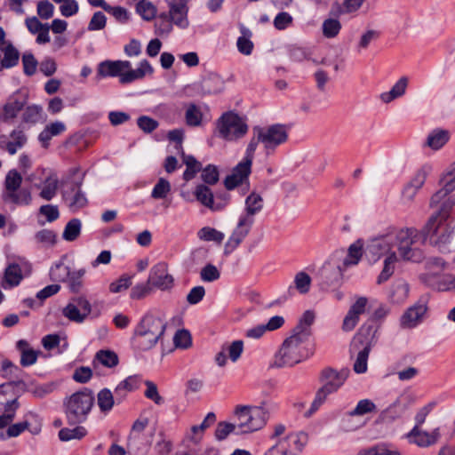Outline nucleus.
<instances>
[{"label": "nucleus", "instance_id": "obj_1", "mask_svg": "<svg viewBox=\"0 0 455 455\" xmlns=\"http://www.w3.org/2000/svg\"><path fill=\"white\" fill-rule=\"evenodd\" d=\"M244 204V212L239 217L235 229L225 244V253L236 249L249 235L255 222V215L263 210L264 201L259 194L251 192L246 197Z\"/></svg>", "mask_w": 455, "mask_h": 455}, {"label": "nucleus", "instance_id": "obj_2", "mask_svg": "<svg viewBox=\"0 0 455 455\" xmlns=\"http://www.w3.org/2000/svg\"><path fill=\"white\" fill-rule=\"evenodd\" d=\"M166 329V323L159 316L148 314L137 324L132 345L138 351H148L153 348L162 339Z\"/></svg>", "mask_w": 455, "mask_h": 455}, {"label": "nucleus", "instance_id": "obj_3", "mask_svg": "<svg viewBox=\"0 0 455 455\" xmlns=\"http://www.w3.org/2000/svg\"><path fill=\"white\" fill-rule=\"evenodd\" d=\"M309 339L305 334H299L292 331L291 335L286 338L279 351L275 355L274 364L276 367H291L308 356L307 345Z\"/></svg>", "mask_w": 455, "mask_h": 455}, {"label": "nucleus", "instance_id": "obj_4", "mask_svg": "<svg viewBox=\"0 0 455 455\" xmlns=\"http://www.w3.org/2000/svg\"><path fill=\"white\" fill-rule=\"evenodd\" d=\"M92 390L84 387L63 401L64 413L69 425L84 422L94 404Z\"/></svg>", "mask_w": 455, "mask_h": 455}, {"label": "nucleus", "instance_id": "obj_5", "mask_svg": "<svg viewBox=\"0 0 455 455\" xmlns=\"http://www.w3.org/2000/svg\"><path fill=\"white\" fill-rule=\"evenodd\" d=\"M237 434L251 433L261 429L269 419V411L265 406L237 405L234 410Z\"/></svg>", "mask_w": 455, "mask_h": 455}, {"label": "nucleus", "instance_id": "obj_6", "mask_svg": "<svg viewBox=\"0 0 455 455\" xmlns=\"http://www.w3.org/2000/svg\"><path fill=\"white\" fill-rule=\"evenodd\" d=\"M348 376L349 370L346 368L339 371L331 367L323 368L319 375V381L322 386L316 392L310 412L316 411L329 395L337 392L343 386Z\"/></svg>", "mask_w": 455, "mask_h": 455}, {"label": "nucleus", "instance_id": "obj_7", "mask_svg": "<svg viewBox=\"0 0 455 455\" xmlns=\"http://www.w3.org/2000/svg\"><path fill=\"white\" fill-rule=\"evenodd\" d=\"M444 222L435 220V217H430L422 229V234L425 239L441 252H450L455 248L452 239L454 228Z\"/></svg>", "mask_w": 455, "mask_h": 455}, {"label": "nucleus", "instance_id": "obj_8", "mask_svg": "<svg viewBox=\"0 0 455 455\" xmlns=\"http://www.w3.org/2000/svg\"><path fill=\"white\" fill-rule=\"evenodd\" d=\"M216 132L225 140L234 141L243 138L248 132L245 121L235 112L222 114L217 120Z\"/></svg>", "mask_w": 455, "mask_h": 455}, {"label": "nucleus", "instance_id": "obj_9", "mask_svg": "<svg viewBox=\"0 0 455 455\" xmlns=\"http://www.w3.org/2000/svg\"><path fill=\"white\" fill-rule=\"evenodd\" d=\"M415 230L413 229H401L395 235H393L394 249L399 252L401 259L404 260H411L413 262H419L423 259L424 255L422 251L417 248H412L415 243Z\"/></svg>", "mask_w": 455, "mask_h": 455}, {"label": "nucleus", "instance_id": "obj_10", "mask_svg": "<svg viewBox=\"0 0 455 455\" xmlns=\"http://www.w3.org/2000/svg\"><path fill=\"white\" fill-rule=\"evenodd\" d=\"M84 174L77 181L61 180V196L63 201L72 212L85 207L88 200L82 191Z\"/></svg>", "mask_w": 455, "mask_h": 455}, {"label": "nucleus", "instance_id": "obj_11", "mask_svg": "<svg viewBox=\"0 0 455 455\" xmlns=\"http://www.w3.org/2000/svg\"><path fill=\"white\" fill-rule=\"evenodd\" d=\"M258 131L262 139L266 155H271L275 148L285 143L288 140V128L284 124H275L267 127L258 126Z\"/></svg>", "mask_w": 455, "mask_h": 455}, {"label": "nucleus", "instance_id": "obj_12", "mask_svg": "<svg viewBox=\"0 0 455 455\" xmlns=\"http://www.w3.org/2000/svg\"><path fill=\"white\" fill-rule=\"evenodd\" d=\"M430 294L424 293L419 299L402 315L400 325L403 329H412L424 319L428 309Z\"/></svg>", "mask_w": 455, "mask_h": 455}, {"label": "nucleus", "instance_id": "obj_13", "mask_svg": "<svg viewBox=\"0 0 455 455\" xmlns=\"http://www.w3.org/2000/svg\"><path fill=\"white\" fill-rule=\"evenodd\" d=\"M405 438L411 445L420 449H428L435 446L442 438V432L439 427L428 431L423 427L411 428Z\"/></svg>", "mask_w": 455, "mask_h": 455}, {"label": "nucleus", "instance_id": "obj_14", "mask_svg": "<svg viewBox=\"0 0 455 455\" xmlns=\"http://www.w3.org/2000/svg\"><path fill=\"white\" fill-rule=\"evenodd\" d=\"M413 403L414 398L411 395L404 394L400 395L393 403L379 413L378 422L392 423L401 419Z\"/></svg>", "mask_w": 455, "mask_h": 455}, {"label": "nucleus", "instance_id": "obj_15", "mask_svg": "<svg viewBox=\"0 0 455 455\" xmlns=\"http://www.w3.org/2000/svg\"><path fill=\"white\" fill-rule=\"evenodd\" d=\"M91 312V303L83 296L72 298L62 309L63 315L75 323H83Z\"/></svg>", "mask_w": 455, "mask_h": 455}, {"label": "nucleus", "instance_id": "obj_16", "mask_svg": "<svg viewBox=\"0 0 455 455\" xmlns=\"http://www.w3.org/2000/svg\"><path fill=\"white\" fill-rule=\"evenodd\" d=\"M148 283L161 291H166L172 287L174 279L168 273V266L164 262L155 265L149 272Z\"/></svg>", "mask_w": 455, "mask_h": 455}, {"label": "nucleus", "instance_id": "obj_17", "mask_svg": "<svg viewBox=\"0 0 455 455\" xmlns=\"http://www.w3.org/2000/svg\"><path fill=\"white\" fill-rule=\"evenodd\" d=\"M252 163L243 159L232 170L231 174L228 175L224 180V185L227 189L231 190L248 180L251 172Z\"/></svg>", "mask_w": 455, "mask_h": 455}, {"label": "nucleus", "instance_id": "obj_18", "mask_svg": "<svg viewBox=\"0 0 455 455\" xmlns=\"http://www.w3.org/2000/svg\"><path fill=\"white\" fill-rule=\"evenodd\" d=\"M188 0H167L169 12L167 13L172 24L185 28L188 26Z\"/></svg>", "mask_w": 455, "mask_h": 455}, {"label": "nucleus", "instance_id": "obj_19", "mask_svg": "<svg viewBox=\"0 0 455 455\" xmlns=\"http://www.w3.org/2000/svg\"><path fill=\"white\" fill-rule=\"evenodd\" d=\"M194 195L196 200L212 212H219L225 208V198L216 201L212 189L204 184H199L195 188Z\"/></svg>", "mask_w": 455, "mask_h": 455}, {"label": "nucleus", "instance_id": "obj_20", "mask_svg": "<svg viewBox=\"0 0 455 455\" xmlns=\"http://www.w3.org/2000/svg\"><path fill=\"white\" fill-rule=\"evenodd\" d=\"M368 299L366 297H358L355 302L350 307L347 314L346 315L342 330L345 331H352L359 322L360 315L365 312Z\"/></svg>", "mask_w": 455, "mask_h": 455}, {"label": "nucleus", "instance_id": "obj_21", "mask_svg": "<svg viewBox=\"0 0 455 455\" xmlns=\"http://www.w3.org/2000/svg\"><path fill=\"white\" fill-rule=\"evenodd\" d=\"M377 327L373 320H370L363 323L357 334L354 337L351 347L352 349H359V345L366 346L370 343L372 347L376 343Z\"/></svg>", "mask_w": 455, "mask_h": 455}, {"label": "nucleus", "instance_id": "obj_22", "mask_svg": "<svg viewBox=\"0 0 455 455\" xmlns=\"http://www.w3.org/2000/svg\"><path fill=\"white\" fill-rule=\"evenodd\" d=\"M132 64L128 60H104L98 65L97 76L100 77L119 76L126 69H129Z\"/></svg>", "mask_w": 455, "mask_h": 455}, {"label": "nucleus", "instance_id": "obj_23", "mask_svg": "<svg viewBox=\"0 0 455 455\" xmlns=\"http://www.w3.org/2000/svg\"><path fill=\"white\" fill-rule=\"evenodd\" d=\"M420 280L433 289L439 291H455V276H437L432 273H425L420 275Z\"/></svg>", "mask_w": 455, "mask_h": 455}, {"label": "nucleus", "instance_id": "obj_24", "mask_svg": "<svg viewBox=\"0 0 455 455\" xmlns=\"http://www.w3.org/2000/svg\"><path fill=\"white\" fill-rule=\"evenodd\" d=\"M443 187L434 194L430 200V206L435 207L443 203L447 196L455 189V163L443 179Z\"/></svg>", "mask_w": 455, "mask_h": 455}, {"label": "nucleus", "instance_id": "obj_25", "mask_svg": "<svg viewBox=\"0 0 455 455\" xmlns=\"http://www.w3.org/2000/svg\"><path fill=\"white\" fill-rule=\"evenodd\" d=\"M225 88V81L220 75L211 72L204 76L200 83V90L204 95L217 94Z\"/></svg>", "mask_w": 455, "mask_h": 455}, {"label": "nucleus", "instance_id": "obj_26", "mask_svg": "<svg viewBox=\"0 0 455 455\" xmlns=\"http://www.w3.org/2000/svg\"><path fill=\"white\" fill-rule=\"evenodd\" d=\"M366 250L378 258L382 255H387V257L392 251H395L393 246V235L371 241Z\"/></svg>", "mask_w": 455, "mask_h": 455}, {"label": "nucleus", "instance_id": "obj_27", "mask_svg": "<svg viewBox=\"0 0 455 455\" xmlns=\"http://www.w3.org/2000/svg\"><path fill=\"white\" fill-rule=\"evenodd\" d=\"M427 172L425 169L419 170L413 178L410 180L405 187L403 194L409 199L412 200L416 193L424 185L427 179Z\"/></svg>", "mask_w": 455, "mask_h": 455}, {"label": "nucleus", "instance_id": "obj_28", "mask_svg": "<svg viewBox=\"0 0 455 455\" xmlns=\"http://www.w3.org/2000/svg\"><path fill=\"white\" fill-rule=\"evenodd\" d=\"M408 86V78L402 76L391 88L389 92H382L379 96L380 100L385 103H389L394 100L402 97Z\"/></svg>", "mask_w": 455, "mask_h": 455}, {"label": "nucleus", "instance_id": "obj_29", "mask_svg": "<svg viewBox=\"0 0 455 455\" xmlns=\"http://www.w3.org/2000/svg\"><path fill=\"white\" fill-rule=\"evenodd\" d=\"M26 104L25 99L11 98L3 108L2 119L4 122L14 119Z\"/></svg>", "mask_w": 455, "mask_h": 455}, {"label": "nucleus", "instance_id": "obj_30", "mask_svg": "<svg viewBox=\"0 0 455 455\" xmlns=\"http://www.w3.org/2000/svg\"><path fill=\"white\" fill-rule=\"evenodd\" d=\"M449 139L450 133L447 130L435 129L428 134L426 145L432 149L437 150L443 147Z\"/></svg>", "mask_w": 455, "mask_h": 455}, {"label": "nucleus", "instance_id": "obj_31", "mask_svg": "<svg viewBox=\"0 0 455 455\" xmlns=\"http://www.w3.org/2000/svg\"><path fill=\"white\" fill-rule=\"evenodd\" d=\"M281 441L286 442V447L293 452V455H298L307 443V435L303 432L291 434Z\"/></svg>", "mask_w": 455, "mask_h": 455}, {"label": "nucleus", "instance_id": "obj_32", "mask_svg": "<svg viewBox=\"0 0 455 455\" xmlns=\"http://www.w3.org/2000/svg\"><path fill=\"white\" fill-rule=\"evenodd\" d=\"M183 163L186 164L187 169L183 173V179L186 181L191 180L195 178L196 174L202 171V164L198 162L195 156L186 155L184 151L181 152Z\"/></svg>", "mask_w": 455, "mask_h": 455}, {"label": "nucleus", "instance_id": "obj_33", "mask_svg": "<svg viewBox=\"0 0 455 455\" xmlns=\"http://www.w3.org/2000/svg\"><path fill=\"white\" fill-rule=\"evenodd\" d=\"M371 348L368 343L366 346L359 345V349H355L357 355L353 369L356 373H364L367 371V361Z\"/></svg>", "mask_w": 455, "mask_h": 455}, {"label": "nucleus", "instance_id": "obj_34", "mask_svg": "<svg viewBox=\"0 0 455 455\" xmlns=\"http://www.w3.org/2000/svg\"><path fill=\"white\" fill-rule=\"evenodd\" d=\"M314 321V312L311 310H307L304 312L301 318L299 319V323L294 327L292 331L301 335L305 334L306 337L310 338L312 334L311 325L313 324Z\"/></svg>", "mask_w": 455, "mask_h": 455}, {"label": "nucleus", "instance_id": "obj_35", "mask_svg": "<svg viewBox=\"0 0 455 455\" xmlns=\"http://www.w3.org/2000/svg\"><path fill=\"white\" fill-rule=\"evenodd\" d=\"M216 421V415L214 412H209L200 425H194L191 427L192 436L190 439L194 443L201 440L203 433L213 425Z\"/></svg>", "mask_w": 455, "mask_h": 455}, {"label": "nucleus", "instance_id": "obj_36", "mask_svg": "<svg viewBox=\"0 0 455 455\" xmlns=\"http://www.w3.org/2000/svg\"><path fill=\"white\" fill-rule=\"evenodd\" d=\"M409 284L404 281L395 282L391 288L390 299L394 303H403L409 295Z\"/></svg>", "mask_w": 455, "mask_h": 455}, {"label": "nucleus", "instance_id": "obj_37", "mask_svg": "<svg viewBox=\"0 0 455 455\" xmlns=\"http://www.w3.org/2000/svg\"><path fill=\"white\" fill-rule=\"evenodd\" d=\"M10 139H11V140H9L10 144H8V146L10 148H9L10 155H15L17 153V151L19 149L22 148L28 141L27 135L20 129H14L10 133Z\"/></svg>", "mask_w": 455, "mask_h": 455}, {"label": "nucleus", "instance_id": "obj_38", "mask_svg": "<svg viewBox=\"0 0 455 455\" xmlns=\"http://www.w3.org/2000/svg\"><path fill=\"white\" fill-rule=\"evenodd\" d=\"M97 403L101 412H108L115 404L113 393L108 388L101 389L97 395Z\"/></svg>", "mask_w": 455, "mask_h": 455}, {"label": "nucleus", "instance_id": "obj_39", "mask_svg": "<svg viewBox=\"0 0 455 455\" xmlns=\"http://www.w3.org/2000/svg\"><path fill=\"white\" fill-rule=\"evenodd\" d=\"M203 120L201 108L194 103H190L185 112V121L188 126H200Z\"/></svg>", "mask_w": 455, "mask_h": 455}, {"label": "nucleus", "instance_id": "obj_40", "mask_svg": "<svg viewBox=\"0 0 455 455\" xmlns=\"http://www.w3.org/2000/svg\"><path fill=\"white\" fill-rule=\"evenodd\" d=\"M398 257L395 251H392L384 260V267L378 276L377 283L379 284L386 282L393 275L395 264L397 262Z\"/></svg>", "mask_w": 455, "mask_h": 455}, {"label": "nucleus", "instance_id": "obj_41", "mask_svg": "<svg viewBox=\"0 0 455 455\" xmlns=\"http://www.w3.org/2000/svg\"><path fill=\"white\" fill-rule=\"evenodd\" d=\"M242 36L237 39V49L244 55H250L253 50V43L251 41V32L245 27H241Z\"/></svg>", "mask_w": 455, "mask_h": 455}, {"label": "nucleus", "instance_id": "obj_42", "mask_svg": "<svg viewBox=\"0 0 455 455\" xmlns=\"http://www.w3.org/2000/svg\"><path fill=\"white\" fill-rule=\"evenodd\" d=\"M4 278L9 286H17L23 278L20 267L18 264L9 265L5 269Z\"/></svg>", "mask_w": 455, "mask_h": 455}, {"label": "nucleus", "instance_id": "obj_43", "mask_svg": "<svg viewBox=\"0 0 455 455\" xmlns=\"http://www.w3.org/2000/svg\"><path fill=\"white\" fill-rule=\"evenodd\" d=\"M377 411L376 404L370 399L360 400L355 408L347 412L349 417L363 416L367 413L374 412Z\"/></svg>", "mask_w": 455, "mask_h": 455}, {"label": "nucleus", "instance_id": "obj_44", "mask_svg": "<svg viewBox=\"0 0 455 455\" xmlns=\"http://www.w3.org/2000/svg\"><path fill=\"white\" fill-rule=\"evenodd\" d=\"M86 429L84 427L76 426L74 428L64 427L59 431V438L62 442L70 440H80L86 435Z\"/></svg>", "mask_w": 455, "mask_h": 455}, {"label": "nucleus", "instance_id": "obj_45", "mask_svg": "<svg viewBox=\"0 0 455 455\" xmlns=\"http://www.w3.org/2000/svg\"><path fill=\"white\" fill-rule=\"evenodd\" d=\"M341 29V23L338 19L328 18L322 25L323 35L326 38L336 37Z\"/></svg>", "mask_w": 455, "mask_h": 455}, {"label": "nucleus", "instance_id": "obj_46", "mask_svg": "<svg viewBox=\"0 0 455 455\" xmlns=\"http://www.w3.org/2000/svg\"><path fill=\"white\" fill-rule=\"evenodd\" d=\"M81 228H82V224H81L80 220H78V219L70 220L67 223V225L64 228V231L62 234L63 239L66 241H69V242L76 240L81 233Z\"/></svg>", "mask_w": 455, "mask_h": 455}, {"label": "nucleus", "instance_id": "obj_47", "mask_svg": "<svg viewBox=\"0 0 455 455\" xmlns=\"http://www.w3.org/2000/svg\"><path fill=\"white\" fill-rule=\"evenodd\" d=\"M94 360L99 361L102 365L108 368L116 367L119 363L117 354L111 350L98 351Z\"/></svg>", "mask_w": 455, "mask_h": 455}, {"label": "nucleus", "instance_id": "obj_48", "mask_svg": "<svg viewBox=\"0 0 455 455\" xmlns=\"http://www.w3.org/2000/svg\"><path fill=\"white\" fill-rule=\"evenodd\" d=\"M4 200L11 202L15 204H28L31 196L30 193L26 189L21 190H12L11 192H6V195L4 196Z\"/></svg>", "mask_w": 455, "mask_h": 455}, {"label": "nucleus", "instance_id": "obj_49", "mask_svg": "<svg viewBox=\"0 0 455 455\" xmlns=\"http://www.w3.org/2000/svg\"><path fill=\"white\" fill-rule=\"evenodd\" d=\"M137 12L147 21L156 16V7L149 1L141 0L136 5Z\"/></svg>", "mask_w": 455, "mask_h": 455}, {"label": "nucleus", "instance_id": "obj_50", "mask_svg": "<svg viewBox=\"0 0 455 455\" xmlns=\"http://www.w3.org/2000/svg\"><path fill=\"white\" fill-rule=\"evenodd\" d=\"M311 281V277L307 273L299 271L294 276L295 289L300 294H307L310 290Z\"/></svg>", "mask_w": 455, "mask_h": 455}, {"label": "nucleus", "instance_id": "obj_51", "mask_svg": "<svg viewBox=\"0 0 455 455\" xmlns=\"http://www.w3.org/2000/svg\"><path fill=\"white\" fill-rule=\"evenodd\" d=\"M363 243L360 240L351 244L348 248L347 256L344 259V265H356L362 257Z\"/></svg>", "mask_w": 455, "mask_h": 455}, {"label": "nucleus", "instance_id": "obj_52", "mask_svg": "<svg viewBox=\"0 0 455 455\" xmlns=\"http://www.w3.org/2000/svg\"><path fill=\"white\" fill-rule=\"evenodd\" d=\"M70 275V268L63 263L55 264L50 270L52 282H66Z\"/></svg>", "mask_w": 455, "mask_h": 455}, {"label": "nucleus", "instance_id": "obj_53", "mask_svg": "<svg viewBox=\"0 0 455 455\" xmlns=\"http://www.w3.org/2000/svg\"><path fill=\"white\" fill-rule=\"evenodd\" d=\"M340 275L341 270L339 267H325L321 270L323 284H325L326 286H330L338 282Z\"/></svg>", "mask_w": 455, "mask_h": 455}, {"label": "nucleus", "instance_id": "obj_54", "mask_svg": "<svg viewBox=\"0 0 455 455\" xmlns=\"http://www.w3.org/2000/svg\"><path fill=\"white\" fill-rule=\"evenodd\" d=\"M155 28L156 33L160 36L168 35L172 31V22L166 12H162L158 15Z\"/></svg>", "mask_w": 455, "mask_h": 455}, {"label": "nucleus", "instance_id": "obj_55", "mask_svg": "<svg viewBox=\"0 0 455 455\" xmlns=\"http://www.w3.org/2000/svg\"><path fill=\"white\" fill-rule=\"evenodd\" d=\"M198 237L204 241H214L220 243L225 235L213 228L204 227L198 231Z\"/></svg>", "mask_w": 455, "mask_h": 455}, {"label": "nucleus", "instance_id": "obj_56", "mask_svg": "<svg viewBox=\"0 0 455 455\" xmlns=\"http://www.w3.org/2000/svg\"><path fill=\"white\" fill-rule=\"evenodd\" d=\"M171 189V183L167 180L160 178L152 190L151 196L154 199H164Z\"/></svg>", "mask_w": 455, "mask_h": 455}, {"label": "nucleus", "instance_id": "obj_57", "mask_svg": "<svg viewBox=\"0 0 455 455\" xmlns=\"http://www.w3.org/2000/svg\"><path fill=\"white\" fill-rule=\"evenodd\" d=\"M237 431V427L234 423L220 421L217 424L214 436L218 441L225 440L231 433Z\"/></svg>", "mask_w": 455, "mask_h": 455}, {"label": "nucleus", "instance_id": "obj_58", "mask_svg": "<svg viewBox=\"0 0 455 455\" xmlns=\"http://www.w3.org/2000/svg\"><path fill=\"white\" fill-rule=\"evenodd\" d=\"M259 143L262 144V139L258 131V126H255L252 129V137L247 146L244 159H246L251 163L253 162L254 153L256 151V148H257V146L259 145Z\"/></svg>", "mask_w": 455, "mask_h": 455}, {"label": "nucleus", "instance_id": "obj_59", "mask_svg": "<svg viewBox=\"0 0 455 455\" xmlns=\"http://www.w3.org/2000/svg\"><path fill=\"white\" fill-rule=\"evenodd\" d=\"M454 205L455 196L448 197L442 203L440 209L430 217H435V220L440 221H446L450 216V211Z\"/></svg>", "mask_w": 455, "mask_h": 455}, {"label": "nucleus", "instance_id": "obj_60", "mask_svg": "<svg viewBox=\"0 0 455 455\" xmlns=\"http://www.w3.org/2000/svg\"><path fill=\"white\" fill-rule=\"evenodd\" d=\"M201 179L204 185H214L219 181L220 173L216 165L208 164L202 170Z\"/></svg>", "mask_w": 455, "mask_h": 455}, {"label": "nucleus", "instance_id": "obj_61", "mask_svg": "<svg viewBox=\"0 0 455 455\" xmlns=\"http://www.w3.org/2000/svg\"><path fill=\"white\" fill-rule=\"evenodd\" d=\"M132 275H123L117 280L109 284V291L112 293L122 292L132 285Z\"/></svg>", "mask_w": 455, "mask_h": 455}, {"label": "nucleus", "instance_id": "obj_62", "mask_svg": "<svg viewBox=\"0 0 455 455\" xmlns=\"http://www.w3.org/2000/svg\"><path fill=\"white\" fill-rule=\"evenodd\" d=\"M22 181L21 175L16 171H10L5 178L4 185L6 188V192H11L12 190H17L20 187Z\"/></svg>", "mask_w": 455, "mask_h": 455}, {"label": "nucleus", "instance_id": "obj_63", "mask_svg": "<svg viewBox=\"0 0 455 455\" xmlns=\"http://www.w3.org/2000/svg\"><path fill=\"white\" fill-rule=\"evenodd\" d=\"M42 108L36 105L28 106L25 108L22 120L25 123L36 124L40 120Z\"/></svg>", "mask_w": 455, "mask_h": 455}, {"label": "nucleus", "instance_id": "obj_64", "mask_svg": "<svg viewBox=\"0 0 455 455\" xmlns=\"http://www.w3.org/2000/svg\"><path fill=\"white\" fill-rule=\"evenodd\" d=\"M356 455H401L397 451H390L385 445H376L363 449Z\"/></svg>", "mask_w": 455, "mask_h": 455}]
</instances>
